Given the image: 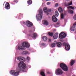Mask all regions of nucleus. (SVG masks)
<instances>
[{
  "mask_svg": "<svg viewBox=\"0 0 76 76\" xmlns=\"http://www.w3.org/2000/svg\"><path fill=\"white\" fill-rule=\"evenodd\" d=\"M58 34L57 33H56L53 36V38L55 39H57L58 38Z\"/></svg>",
  "mask_w": 76,
  "mask_h": 76,
  "instance_id": "4468645a",
  "label": "nucleus"
},
{
  "mask_svg": "<svg viewBox=\"0 0 76 76\" xmlns=\"http://www.w3.org/2000/svg\"><path fill=\"white\" fill-rule=\"evenodd\" d=\"M70 48V45H67L66 47H65V49L66 50H69Z\"/></svg>",
  "mask_w": 76,
  "mask_h": 76,
  "instance_id": "f3484780",
  "label": "nucleus"
},
{
  "mask_svg": "<svg viewBox=\"0 0 76 76\" xmlns=\"http://www.w3.org/2000/svg\"><path fill=\"white\" fill-rule=\"evenodd\" d=\"M67 1H69V0H66Z\"/></svg>",
  "mask_w": 76,
  "mask_h": 76,
  "instance_id": "c03bdc74",
  "label": "nucleus"
},
{
  "mask_svg": "<svg viewBox=\"0 0 76 76\" xmlns=\"http://www.w3.org/2000/svg\"><path fill=\"white\" fill-rule=\"evenodd\" d=\"M52 19L53 22H57V18L54 15L53 16Z\"/></svg>",
  "mask_w": 76,
  "mask_h": 76,
  "instance_id": "9b49d317",
  "label": "nucleus"
},
{
  "mask_svg": "<svg viewBox=\"0 0 76 76\" xmlns=\"http://www.w3.org/2000/svg\"><path fill=\"white\" fill-rule=\"evenodd\" d=\"M32 3V1L31 0H29L27 1V3L28 4H31Z\"/></svg>",
  "mask_w": 76,
  "mask_h": 76,
  "instance_id": "bb28decb",
  "label": "nucleus"
},
{
  "mask_svg": "<svg viewBox=\"0 0 76 76\" xmlns=\"http://www.w3.org/2000/svg\"><path fill=\"white\" fill-rule=\"evenodd\" d=\"M48 12H51V9H49L48 10Z\"/></svg>",
  "mask_w": 76,
  "mask_h": 76,
  "instance_id": "c9c22d12",
  "label": "nucleus"
},
{
  "mask_svg": "<svg viewBox=\"0 0 76 76\" xmlns=\"http://www.w3.org/2000/svg\"><path fill=\"white\" fill-rule=\"evenodd\" d=\"M47 9H48L46 7H44L43 9V11L44 12H45V13H47V11L48 10Z\"/></svg>",
  "mask_w": 76,
  "mask_h": 76,
  "instance_id": "393cba45",
  "label": "nucleus"
},
{
  "mask_svg": "<svg viewBox=\"0 0 76 76\" xmlns=\"http://www.w3.org/2000/svg\"><path fill=\"white\" fill-rule=\"evenodd\" d=\"M13 1L14 3H17L18 2V0H14Z\"/></svg>",
  "mask_w": 76,
  "mask_h": 76,
  "instance_id": "473e14b6",
  "label": "nucleus"
},
{
  "mask_svg": "<svg viewBox=\"0 0 76 76\" xmlns=\"http://www.w3.org/2000/svg\"><path fill=\"white\" fill-rule=\"evenodd\" d=\"M48 35L49 36H50V37H52L53 36V35H54V33L53 32H48Z\"/></svg>",
  "mask_w": 76,
  "mask_h": 76,
  "instance_id": "dca6fc26",
  "label": "nucleus"
},
{
  "mask_svg": "<svg viewBox=\"0 0 76 76\" xmlns=\"http://www.w3.org/2000/svg\"><path fill=\"white\" fill-rule=\"evenodd\" d=\"M22 53L23 54H29V53L27 51H23Z\"/></svg>",
  "mask_w": 76,
  "mask_h": 76,
  "instance_id": "a211bd4d",
  "label": "nucleus"
},
{
  "mask_svg": "<svg viewBox=\"0 0 76 76\" xmlns=\"http://www.w3.org/2000/svg\"><path fill=\"white\" fill-rule=\"evenodd\" d=\"M49 41H51V39H49Z\"/></svg>",
  "mask_w": 76,
  "mask_h": 76,
  "instance_id": "ea45409f",
  "label": "nucleus"
},
{
  "mask_svg": "<svg viewBox=\"0 0 76 76\" xmlns=\"http://www.w3.org/2000/svg\"><path fill=\"white\" fill-rule=\"evenodd\" d=\"M58 11L60 12V13H63V9H62V8L59 7L58 9Z\"/></svg>",
  "mask_w": 76,
  "mask_h": 76,
  "instance_id": "412c9836",
  "label": "nucleus"
},
{
  "mask_svg": "<svg viewBox=\"0 0 76 76\" xmlns=\"http://www.w3.org/2000/svg\"><path fill=\"white\" fill-rule=\"evenodd\" d=\"M74 20H76V15H74Z\"/></svg>",
  "mask_w": 76,
  "mask_h": 76,
  "instance_id": "f704fd0d",
  "label": "nucleus"
},
{
  "mask_svg": "<svg viewBox=\"0 0 76 76\" xmlns=\"http://www.w3.org/2000/svg\"><path fill=\"white\" fill-rule=\"evenodd\" d=\"M24 23L28 27H31V26H33V24L29 21H27L26 22V23L25 24V23Z\"/></svg>",
  "mask_w": 76,
  "mask_h": 76,
  "instance_id": "6e6552de",
  "label": "nucleus"
},
{
  "mask_svg": "<svg viewBox=\"0 0 76 76\" xmlns=\"http://www.w3.org/2000/svg\"><path fill=\"white\" fill-rule=\"evenodd\" d=\"M60 67L64 71L67 72L68 70V67L67 65L63 63H61L60 65Z\"/></svg>",
  "mask_w": 76,
  "mask_h": 76,
  "instance_id": "f03ea898",
  "label": "nucleus"
},
{
  "mask_svg": "<svg viewBox=\"0 0 76 76\" xmlns=\"http://www.w3.org/2000/svg\"><path fill=\"white\" fill-rule=\"evenodd\" d=\"M36 17L37 19V20H38V14H37Z\"/></svg>",
  "mask_w": 76,
  "mask_h": 76,
  "instance_id": "e433bc0d",
  "label": "nucleus"
},
{
  "mask_svg": "<svg viewBox=\"0 0 76 76\" xmlns=\"http://www.w3.org/2000/svg\"><path fill=\"white\" fill-rule=\"evenodd\" d=\"M55 15L56 17L58 16L59 14L58 11H56L55 12Z\"/></svg>",
  "mask_w": 76,
  "mask_h": 76,
  "instance_id": "a878e982",
  "label": "nucleus"
},
{
  "mask_svg": "<svg viewBox=\"0 0 76 76\" xmlns=\"http://www.w3.org/2000/svg\"><path fill=\"white\" fill-rule=\"evenodd\" d=\"M42 39L44 41H47L48 39L47 37L45 36H43L42 37Z\"/></svg>",
  "mask_w": 76,
  "mask_h": 76,
  "instance_id": "b1692460",
  "label": "nucleus"
},
{
  "mask_svg": "<svg viewBox=\"0 0 76 76\" xmlns=\"http://www.w3.org/2000/svg\"><path fill=\"white\" fill-rule=\"evenodd\" d=\"M45 71L44 70H41V72H40V75L42 76H45V74L44 72Z\"/></svg>",
  "mask_w": 76,
  "mask_h": 76,
  "instance_id": "ddd939ff",
  "label": "nucleus"
},
{
  "mask_svg": "<svg viewBox=\"0 0 76 76\" xmlns=\"http://www.w3.org/2000/svg\"><path fill=\"white\" fill-rule=\"evenodd\" d=\"M3 6H4V4H3Z\"/></svg>",
  "mask_w": 76,
  "mask_h": 76,
  "instance_id": "49530a36",
  "label": "nucleus"
},
{
  "mask_svg": "<svg viewBox=\"0 0 76 76\" xmlns=\"http://www.w3.org/2000/svg\"><path fill=\"white\" fill-rule=\"evenodd\" d=\"M57 45L58 47H61L62 45V43L60 42H56Z\"/></svg>",
  "mask_w": 76,
  "mask_h": 76,
  "instance_id": "f8f14e48",
  "label": "nucleus"
},
{
  "mask_svg": "<svg viewBox=\"0 0 76 76\" xmlns=\"http://www.w3.org/2000/svg\"><path fill=\"white\" fill-rule=\"evenodd\" d=\"M22 45L23 47H24L26 48H29V45L28 44V43L26 42H23Z\"/></svg>",
  "mask_w": 76,
  "mask_h": 76,
  "instance_id": "1a4fd4ad",
  "label": "nucleus"
},
{
  "mask_svg": "<svg viewBox=\"0 0 76 76\" xmlns=\"http://www.w3.org/2000/svg\"><path fill=\"white\" fill-rule=\"evenodd\" d=\"M66 37V34L65 33L62 32L59 35V38L61 39L64 38Z\"/></svg>",
  "mask_w": 76,
  "mask_h": 76,
  "instance_id": "423d86ee",
  "label": "nucleus"
},
{
  "mask_svg": "<svg viewBox=\"0 0 76 76\" xmlns=\"http://www.w3.org/2000/svg\"><path fill=\"white\" fill-rule=\"evenodd\" d=\"M68 45V44H67V43L66 42L63 43L62 44L64 46H65V47H66L67 45Z\"/></svg>",
  "mask_w": 76,
  "mask_h": 76,
  "instance_id": "c756f323",
  "label": "nucleus"
},
{
  "mask_svg": "<svg viewBox=\"0 0 76 76\" xmlns=\"http://www.w3.org/2000/svg\"><path fill=\"white\" fill-rule=\"evenodd\" d=\"M58 3H56L55 4V7H58Z\"/></svg>",
  "mask_w": 76,
  "mask_h": 76,
  "instance_id": "2f4dec72",
  "label": "nucleus"
},
{
  "mask_svg": "<svg viewBox=\"0 0 76 76\" xmlns=\"http://www.w3.org/2000/svg\"><path fill=\"white\" fill-rule=\"evenodd\" d=\"M4 7L6 9H7V10L10 9V4L9 2H7L6 3Z\"/></svg>",
  "mask_w": 76,
  "mask_h": 76,
  "instance_id": "9d476101",
  "label": "nucleus"
},
{
  "mask_svg": "<svg viewBox=\"0 0 76 76\" xmlns=\"http://www.w3.org/2000/svg\"><path fill=\"white\" fill-rule=\"evenodd\" d=\"M57 44V42L55 41L54 42H53L51 44V46L52 47H56V45Z\"/></svg>",
  "mask_w": 76,
  "mask_h": 76,
  "instance_id": "2eb2a0df",
  "label": "nucleus"
},
{
  "mask_svg": "<svg viewBox=\"0 0 76 76\" xmlns=\"http://www.w3.org/2000/svg\"><path fill=\"white\" fill-rule=\"evenodd\" d=\"M27 60H30V58L29 57H27Z\"/></svg>",
  "mask_w": 76,
  "mask_h": 76,
  "instance_id": "58836bf2",
  "label": "nucleus"
},
{
  "mask_svg": "<svg viewBox=\"0 0 76 76\" xmlns=\"http://www.w3.org/2000/svg\"><path fill=\"white\" fill-rule=\"evenodd\" d=\"M10 74H11L12 76H17L19 75V71L12 70L10 72Z\"/></svg>",
  "mask_w": 76,
  "mask_h": 76,
  "instance_id": "7ed1b4c3",
  "label": "nucleus"
},
{
  "mask_svg": "<svg viewBox=\"0 0 76 76\" xmlns=\"http://www.w3.org/2000/svg\"><path fill=\"white\" fill-rule=\"evenodd\" d=\"M49 73V72H47V73Z\"/></svg>",
  "mask_w": 76,
  "mask_h": 76,
  "instance_id": "a18cd8bd",
  "label": "nucleus"
},
{
  "mask_svg": "<svg viewBox=\"0 0 76 76\" xmlns=\"http://www.w3.org/2000/svg\"><path fill=\"white\" fill-rule=\"evenodd\" d=\"M68 12L70 13L71 14H73V11L70 9L69 10Z\"/></svg>",
  "mask_w": 76,
  "mask_h": 76,
  "instance_id": "cd10ccee",
  "label": "nucleus"
},
{
  "mask_svg": "<svg viewBox=\"0 0 76 76\" xmlns=\"http://www.w3.org/2000/svg\"><path fill=\"white\" fill-rule=\"evenodd\" d=\"M18 59L19 61L22 62L19 63L18 64V66L20 68L18 69V70L20 72H23V69H25L26 67V64L23 62L25 61V60L24 58L21 57H18Z\"/></svg>",
  "mask_w": 76,
  "mask_h": 76,
  "instance_id": "f257e3e1",
  "label": "nucleus"
},
{
  "mask_svg": "<svg viewBox=\"0 0 76 76\" xmlns=\"http://www.w3.org/2000/svg\"><path fill=\"white\" fill-rule=\"evenodd\" d=\"M43 22H44L43 23L44 25H45L47 26V25H48V22H47V21L45 20H43Z\"/></svg>",
  "mask_w": 76,
  "mask_h": 76,
  "instance_id": "5701e85b",
  "label": "nucleus"
},
{
  "mask_svg": "<svg viewBox=\"0 0 76 76\" xmlns=\"http://www.w3.org/2000/svg\"><path fill=\"white\" fill-rule=\"evenodd\" d=\"M50 4H51V2H48L47 3V4L48 6H49V5H50Z\"/></svg>",
  "mask_w": 76,
  "mask_h": 76,
  "instance_id": "4c0bfd02",
  "label": "nucleus"
},
{
  "mask_svg": "<svg viewBox=\"0 0 76 76\" xmlns=\"http://www.w3.org/2000/svg\"><path fill=\"white\" fill-rule=\"evenodd\" d=\"M41 45H42V46H44L45 45V43H41Z\"/></svg>",
  "mask_w": 76,
  "mask_h": 76,
  "instance_id": "72a5a7b5",
  "label": "nucleus"
},
{
  "mask_svg": "<svg viewBox=\"0 0 76 76\" xmlns=\"http://www.w3.org/2000/svg\"><path fill=\"white\" fill-rule=\"evenodd\" d=\"M48 14H49V13H48L47 15H48Z\"/></svg>",
  "mask_w": 76,
  "mask_h": 76,
  "instance_id": "37998d69",
  "label": "nucleus"
},
{
  "mask_svg": "<svg viewBox=\"0 0 76 76\" xmlns=\"http://www.w3.org/2000/svg\"><path fill=\"white\" fill-rule=\"evenodd\" d=\"M65 6H70V5H72V3L71 2V3H69V2H65L64 3Z\"/></svg>",
  "mask_w": 76,
  "mask_h": 76,
  "instance_id": "6ab92c4d",
  "label": "nucleus"
},
{
  "mask_svg": "<svg viewBox=\"0 0 76 76\" xmlns=\"http://www.w3.org/2000/svg\"><path fill=\"white\" fill-rule=\"evenodd\" d=\"M66 15V13H64V16H65V15Z\"/></svg>",
  "mask_w": 76,
  "mask_h": 76,
  "instance_id": "79ce46f5",
  "label": "nucleus"
},
{
  "mask_svg": "<svg viewBox=\"0 0 76 76\" xmlns=\"http://www.w3.org/2000/svg\"><path fill=\"white\" fill-rule=\"evenodd\" d=\"M18 49H19V50H25L24 48H23V47L21 46H18Z\"/></svg>",
  "mask_w": 76,
  "mask_h": 76,
  "instance_id": "aec40b11",
  "label": "nucleus"
},
{
  "mask_svg": "<svg viewBox=\"0 0 76 76\" xmlns=\"http://www.w3.org/2000/svg\"><path fill=\"white\" fill-rule=\"evenodd\" d=\"M39 15H38V21H40L42 19V15H43V11L41 9L39 10Z\"/></svg>",
  "mask_w": 76,
  "mask_h": 76,
  "instance_id": "20e7f679",
  "label": "nucleus"
},
{
  "mask_svg": "<svg viewBox=\"0 0 76 76\" xmlns=\"http://www.w3.org/2000/svg\"><path fill=\"white\" fill-rule=\"evenodd\" d=\"M28 37H32L33 39H35L37 37V34L36 33H34L32 34H28Z\"/></svg>",
  "mask_w": 76,
  "mask_h": 76,
  "instance_id": "0eeeda50",
  "label": "nucleus"
},
{
  "mask_svg": "<svg viewBox=\"0 0 76 76\" xmlns=\"http://www.w3.org/2000/svg\"><path fill=\"white\" fill-rule=\"evenodd\" d=\"M62 73L63 71H62V70L61 69L58 68L56 70L55 74L57 75H62Z\"/></svg>",
  "mask_w": 76,
  "mask_h": 76,
  "instance_id": "39448f33",
  "label": "nucleus"
},
{
  "mask_svg": "<svg viewBox=\"0 0 76 76\" xmlns=\"http://www.w3.org/2000/svg\"><path fill=\"white\" fill-rule=\"evenodd\" d=\"M59 23H57V25H59Z\"/></svg>",
  "mask_w": 76,
  "mask_h": 76,
  "instance_id": "a19ab883",
  "label": "nucleus"
},
{
  "mask_svg": "<svg viewBox=\"0 0 76 76\" xmlns=\"http://www.w3.org/2000/svg\"><path fill=\"white\" fill-rule=\"evenodd\" d=\"M68 7V9H71L73 10L75 9L74 7H72V6H70L69 7Z\"/></svg>",
  "mask_w": 76,
  "mask_h": 76,
  "instance_id": "c85d7f7f",
  "label": "nucleus"
},
{
  "mask_svg": "<svg viewBox=\"0 0 76 76\" xmlns=\"http://www.w3.org/2000/svg\"><path fill=\"white\" fill-rule=\"evenodd\" d=\"M61 19H63V18H64V14H63V13L61 14Z\"/></svg>",
  "mask_w": 76,
  "mask_h": 76,
  "instance_id": "7c9ffc66",
  "label": "nucleus"
},
{
  "mask_svg": "<svg viewBox=\"0 0 76 76\" xmlns=\"http://www.w3.org/2000/svg\"><path fill=\"white\" fill-rule=\"evenodd\" d=\"M75 63V61L74 60H72L70 62V65L71 66H72Z\"/></svg>",
  "mask_w": 76,
  "mask_h": 76,
  "instance_id": "4be33fe9",
  "label": "nucleus"
}]
</instances>
